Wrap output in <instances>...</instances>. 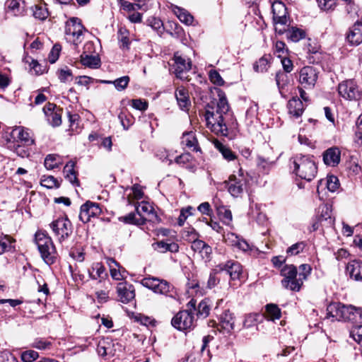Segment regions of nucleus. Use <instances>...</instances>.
I'll use <instances>...</instances> for the list:
<instances>
[{
    "label": "nucleus",
    "mask_w": 362,
    "mask_h": 362,
    "mask_svg": "<svg viewBox=\"0 0 362 362\" xmlns=\"http://www.w3.org/2000/svg\"><path fill=\"white\" fill-rule=\"evenodd\" d=\"M81 62L83 66L92 69H97L100 65V59L97 54L83 53L81 55Z\"/></svg>",
    "instance_id": "cd10ccee"
},
{
    "label": "nucleus",
    "mask_w": 362,
    "mask_h": 362,
    "mask_svg": "<svg viewBox=\"0 0 362 362\" xmlns=\"http://www.w3.org/2000/svg\"><path fill=\"white\" fill-rule=\"evenodd\" d=\"M209 79L211 83L216 86H223L224 81L220 74L216 70H211L209 74Z\"/></svg>",
    "instance_id": "864d4df0"
},
{
    "label": "nucleus",
    "mask_w": 362,
    "mask_h": 362,
    "mask_svg": "<svg viewBox=\"0 0 362 362\" xmlns=\"http://www.w3.org/2000/svg\"><path fill=\"white\" fill-rule=\"evenodd\" d=\"M195 311H197V317H201L203 318L206 317L209 315L210 311V307L208 301L206 299L202 300L199 303L197 308H196Z\"/></svg>",
    "instance_id": "37998d69"
},
{
    "label": "nucleus",
    "mask_w": 362,
    "mask_h": 362,
    "mask_svg": "<svg viewBox=\"0 0 362 362\" xmlns=\"http://www.w3.org/2000/svg\"><path fill=\"white\" fill-rule=\"evenodd\" d=\"M222 276H223L222 269L219 265H217L210 273L207 286L209 288L215 287L220 282V279Z\"/></svg>",
    "instance_id": "473e14b6"
},
{
    "label": "nucleus",
    "mask_w": 362,
    "mask_h": 362,
    "mask_svg": "<svg viewBox=\"0 0 362 362\" xmlns=\"http://www.w3.org/2000/svg\"><path fill=\"white\" fill-rule=\"evenodd\" d=\"M115 346H119L118 343L114 341L110 338L102 339L98 344L97 351L101 356H110L115 354Z\"/></svg>",
    "instance_id": "a211bd4d"
},
{
    "label": "nucleus",
    "mask_w": 362,
    "mask_h": 362,
    "mask_svg": "<svg viewBox=\"0 0 362 362\" xmlns=\"http://www.w3.org/2000/svg\"><path fill=\"white\" fill-rule=\"evenodd\" d=\"M49 226L60 243L70 237L73 232L71 222L67 216L57 218L53 221Z\"/></svg>",
    "instance_id": "0eeeda50"
},
{
    "label": "nucleus",
    "mask_w": 362,
    "mask_h": 362,
    "mask_svg": "<svg viewBox=\"0 0 362 362\" xmlns=\"http://www.w3.org/2000/svg\"><path fill=\"white\" fill-rule=\"evenodd\" d=\"M35 239L43 260L47 264H52L57 258V251L52 238L46 233L37 231Z\"/></svg>",
    "instance_id": "20e7f679"
},
{
    "label": "nucleus",
    "mask_w": 362,
    "mask_h": 362,
    "mask_svg": "<svg viewBox=\"0 0 362 362\" xmlns=\"http://www.w3.org/2000/svg\"><path fill=\"white\" fill-rule=\"evenodd\" d=\"M268 65H269L268 58L266 57H262L254 65V69L257 72H264L267 70Z\"/></svg>",
    "instance_id": "5fc2aeb1"
},
{
    "label": "nucleus",
    "mask_w": 362,
    "mask_h": 362,
    "mask_svg": "<svg viewBox=\"0 0 362 362\" xmlns=\"http://www.w3.org/2000/svg\"><path fill=\"white\" fill-rule=\"evenodd\" d=\"M293 173L300 178L308 182L313 180L317 173V168L313 157L296 155L293 158Z\"/></svg>",
    "instance_id": "f03ea898"
},
{
    "label": "nucleus",
    "mask_w": 362,
    "mask_h": 362,
    "mask_svg": "<svg viewBox=\"0 0 362 362\" xmlns=\"http://www.w3.org/2000/svg\"><path fill=\"white\" fill-rule=\"evenodd\" d=\"M129 80L128 76H124L113 81L112 84L118 91H122L127 87Z\"/></svg>",
    "instance_id": "49530a36"
},
{
    "label": "nucleus",
    "mask_w": 362,
    "mask_h": 362,
    "mask_svg": "<svg viewBox=\"0 0 362 362\" xmlns=\"http://www.w3.org/2000/svg\"><path fill=\"white\" fill-rule=\"evenodd\" d=\"M350 313L348 321L353 323H362V308L353 306V310Z\"/></svg>",
    "instance_id": "a18cd8bd"
},
{
    "label": "nucleus",
    "mask_w": 362,
    "mask_h": 362,
    "mask_svg": "<svg viewBox=\"0 0 362 362\" xmlns=\"http://www.w3.org/2000/svg\"><path fill=\"white\" fill-rule=\"evenodd\" d=\"M223 238L228 245L231 246H236L240 240V238L233 233L223 234Z\"/></svg>",
    "instance_id": "680f3d73"
},
{
    "label": "nucleus",
    "mask_w": 362,
    "mask_h": 362,
    "mask_svg": "<svg viewBox=\"0 0 362 362\" xmlns=\"http://www.w3.org/2000/svg\"><path fill=\"white\" fill-rule=\"evenodd\" d=\"M154 250L159 252H165L170 251L171 252H177L179 250V246L175 243H166L159 241L153 245Z\"/></svg>",
    "instance_id": "2f4dec72"
},
{
    "label": "nucleus",
    "mask_w": 362,
    "mask_h": 362,
    "mask_svg": "<svg viewBox=\"0 0 362 362\" xmlns=\"http://www.w3.org/2000/svg\"><path fill=\"white\" fill-rule=\"evenodd\" d=\"M47 117L49 123L53 127H58L62 124V110L57 107L53 103H48L43 109Z\"/></svg>",
    "instance_id": "f3484780"
},
{
    "label": "nucleus",
    "mask_w": 362,
    "mask_h": 362,
    "mask_svg": "<svg viewBox=\"0 0 362 362\" xmlns=\"http://www.w3.org/2000/svg\"><path fill=\"white\" fill-rule=\"evenodd\" d=\"M281 276H284L283 279H291V277H296L298 276V270L297 268L293 265H285L281 271Z\"/></svg>",
    "instance_id": "c03bdc74"
},
{
    "label": "nucleus",
    "mask_w": 362,
    "mask_h": 362,
    "mask_svg": "<svg viewBox=\"0 0 362 362\" xmlns=\"http://www.w3.org/2000/svg\"><path fill=\"white\" fill-rule=\"evenodd\" d=\"M196 300L191 299L186 305V309L178 312L172 319V325L180 331H190L196 326L194 312Z\"/></svg>",
    "instance_id": "7ed1b4c3"
},
{
    "label": "nucleus",
    "mask_w": 362,
    "mask_h": 362,
    "mask_svg": "<svg viewBox=\"0 0 362 362\" xmlns=\"http://www.w3.org/2000/svg\"><path fill=\"white\" fill-rule=\"evenodd\" d=\"M218 265L222 269L223 276H228L230 280L234 281L238 279L242 274V266L236 261L230 260L226 263L219 264Z\"/></svg>",
    "instance_id": "4468645a"
},
{
    "label": "nucleus",
    "mask_w": 362,
    "mask_h": 362,
    "mask_svg": "<svg viewBox=\"0 0 362 362\" xmlns=\"http://www.w3.org/2000/svg\"><path fill=\"white\" fill-rule=\"evenodd\" d=\"M219 216L223 222L226 225H230L232 221V213L229 209L223 208L219 210Z\"/></svg>",
    "instance_id": "e2e57ef3"
},
{
    "label": "nucleus",
    "mask_w": 362,
    "mask_h": 362,
    "mask_svg": "<svg viewBox=\"0 0 362 362\" xmlns=\"http://www.w3.org/2000/svg\"><path fill=\"white\" fill-rule=\"evenodd\" d=\"M341 151L337 147H332L323 153L324 163L330 166H336L340 162Z\"/></svg>",
    "instance_id": "4be33fe9"
},
{
    "label": "nucleus",
    "mask_w": 362,
    "mask_h": 362,
    "mask_svg": "<svg viewBox=\"0 0 362 362\" xmlns=\"http://www.w3.org/2000/svg\"><path fill=\"white\" fill-rule=\"evenodd\" d=\"M175 64L173 65L175 74L176 76L180 79L187 78L185 74L188 72L192 67V63L189 59H186L182 57L179 52H175L174 54Z\"/></svg>",
    "instance_id": "ddd939ff"
},
{
    "label": "nucleus",
    "mask_w": 362,
    "mask_h": 362,
    "mask_svg": "<svg viewBox=\"0 0 362 362\" xmlns=\"http://www.w3.org/2000/svg\"><path fill=\"white\" fill-rule=\"evenodd\" d=\"M287 37L292 42H297L305 37V32L296 27H291L286 31Z\"/></svg>",
    "instance_id": "e433bc0d"
},
{
    "label": "nucleus",
    "mask_w": 362,
    "mask_h": 362,
    "mask_svg": "<svg viewBox=\"0 0 362 362\" xmlns=\"http://www.w3.org/2000/svg\"><path fill=\"white\" fill-rule=\"evenodd\" d=\"M141 283L144 287L156 293L168 295L173 289V286L167 281L156 277H145Z\"/></svg>",
    "instance_id": "9d476101"
},
{
    "label": "nucleus",
    "mask_w": 362,
    "mask_h": 362,
    "mask_svg": "<svg viewBox=\"0 0 362 362\" xmlns=\"http://www.w3.org/2000/svg\"><path fill=\"white\" fill-rule=\"evenodd\" d=\"M273 19L276 25H285L287 23L286 8L281 1L272 5Z\"/></svg>",
    "instance_id": "6ab92c4d"
},
{
    "label": "nucleus",
    "mask_w": 362,
    "mask_h": 362,
    "mask_svg": "<svg viewBox=\"0 0 362 362\" xmlns=\"http://www.w3.org/2000/svg\"><path fill=\"white\" fill-rule=\"evenodd\" d=\"M177 104L181 110H188L191 105L188 90L183 86L178 87L175 93Z\"/></svg>",
    "instance_id": "5701e85b"
},
{
    "label": "nucleus",
    "mask_w": 362,
    "mask_h": 362,
    "mask_svg": "<svg viewBox=\"0 0 362 362\" xmlns=\"http://www.w3.org/2000/svg\"><path fill=\"white\" fill-rule=\"evenodd\" d=\"M219 99L215 112L207 110L205 114L206 126L214 133L227 136L228 127L225 123L226 118L228 116L229 105L226 96L223 93L218 94Z\"/></svg>",
    "instance_id": "f257e3e1"
},
{
    "label": "nucleus",
    "mask_w": 362,
    "mask_h": 362,
    "mask_svg": "<svg viewBox=\"0 0 362 362\" xmlns=\"http://www.w3.org/2000/svg\"><path fill=\"white\" fill-rule=\"evenodd\" d=\"M101 211L98 204L88 201L81 206L78 217L83 223H88L90 221L91 218L100 215Z\"/></svg>",
    "instance_id": "f8f14e48"
},
{
    "label": "nucleus",
    "mask_w": 362,
    "mask_h": 362,
    "mask_svg": "<svg viewBox=\"0 0 362 362\" xmlns=\"http://www.w3.org/2000/svg\"><path fill=\"white\" fill-rule=\"evenodd\" d=\"M288 109L290 115L298 117L304 111V105L299 98H293L288 103Z\"/></svg>",
    "instance_id": "bb28decb"
},
{
    "label": "nucleus",
    "mask_w": 362,
    "mask_h": 362,
    "mask_svg": "<svg viewBox=\"0 0 362 362\" xmlns=\"http://www.w3.org/2000/svg\"><path fill=\"white\" fill-rule=\"evenodd\" d=\"M220 325L222 329L230 332L234 329V319L233 314L229 310H225L220 317Z\"/></svg>",
    "instance_id": "c85d7f7f"
},
{
    "label": "nucleus",
    "mask_w": 362,
    "mask_h": 362,
    "mask_svg": "<svg viewBox=\"0 0 362 362\" xmlns=\"http://www.w3.org/2000/svg\"><path fill=\"white\" fill-rule=\"evenodd\" d=\"M326 186L329 191L334 192L339 187V179L334 175H330L327 177Z\"/></svg>",
    "instance_id": "09e8293b"
},
{
    "label": "nucleus",
    "mask_w": 362,
    "mask_h": 362,
    "mask_svg": "<svg viewBox=\"0 0 362 362\" xmlns=\"http://www.w3.org/2000/svg\"><path fill=\"white\" fill-rule=\"evenodd\" d=\"M57 156L54 154H49L46 156L44 162L45 167L47 170H52L58 168L59 165L56 163Z\"/></svg>",
    "instance_id": "6e6d98bb"
},
{
    "label": "nucleus",
    "mask_w": 362,
    "mask_h": 362,
    "mask_svg": "<svg viewBox=\"0 0 362 362\" xmlns=\"http://www.w3.org/2000/svg\"><path fill=\"white\" fill-rule=\"evenodd\" d=\"M214 146L222 154L223 157L228 161L233 160L236 158L235 154L228 147L224 146L218 140L214 141Z\"/></svg>",
    "instance_id": "72a5a7b5"
},
{
    "label": "nucleus",
    "mask_w": 362,
    "mask_h": 362,
    "mask_svg": "<svg viewBox=\"0 0 362 362\" xmlns=\"http://www.w3.org/2000/svg\"><path fill=\"white\" fill-rule=\"evenodd\" d=\"M14 152L22 158H25L28 156L29 152L28 150L24 146L20 144H13V146Z\"/></svg>",
    "instance_id": "774afa93"
},
{
    "label": "nucleus",
    "mask_w": 362,
    "mask_h": 362,
    "mask_svg": "<svg viewBox=\"0 0 362 362\" xmlns=\"http://www.w3.org/2000/svg\"><path fill=\"white\" fill-rule=\"evenodd\" d=\"M337 90L339 96L346 100L358 101L362 98V89L353 79L339 83Z\"/></svg>",
    "instance_id": "39448f33"
},
{
    "label": "nucleus",
    "mask_w": 362,
    "mask_h": 362,
    "mask_svg": "<svg viewBox=\"0 0 362 362\" xmlns=\"http://www.w3.org/2000/svg\"><path fill=\"white\" fill-rule=\"evenodd\" d=\"M118 40L121 43L120 47L122 49H129L130 40L129 38V32L124 28H120L117 32Z\"/></svg>",
    "instance_id": "58836bf2"
},
{
    "label": "nucleus",
    "mask_w": 362,
    "mask_h": 362,
    "mask_svg": "<svg viewBox=\"0 0 362 362\" xmlns=\"http://www.w3.org/2000/svg\"><path fill=\"white\" fill-rule=\"evenodd\" d=\"M15 240L7 235H0V255L13 248V243Z\"/></svg>",
    "instance_id": "4c0bfd02"
},
{
    "label": "nucleus",
    "mask_w": 362,
    "mask_h": 362,
    "mask_svg": "<svg viewBox=\"0 0 362 362\" xmlns=\"http://www.w3.org/2000/svg\"><path fill=\"white\" fill-rule=\"evenodd\" d=\"M337 0H317L321 9L325 11L332 10L335 7Z\"/></svg>",
    "instance_id": "69168bd1"
},
{
    "label": "nucleus",
    "mask_w": 362,
    "mask_h": 362,
    "mask_svg": "<svg viewBox=\"0 0 362 362\" xmlns=\"http://www.w3.org/2000/svg\"><path fill=\"white\" fill-rule=\"evenodd\" d=\"M84 27L79 18L76 17L70 18L65 25V35L69 41H71L76 45L80 37L83 34Z\"/></svg>",
    "instance_id": "1a4fd4ad"
},
{
    "label": "nucleus",
    "mask_w": 362,
    "mask_h": 362,
    "mask_svg": "<svg viewBox=\"0 0 362 362\" xmlns=\"http://www.w3.org/2000/svg\"><path fill=\"white\" fill-rule=\"evenodd\" d=\"M346 272L350 277L356 281H362V262L352 260L349 262L346 267Z\"/></svg>",
    "instance_id": "b1692460"
},
{
    "label": "nucleus",
    "mask_w": 362,
    "mask_h": 362,
    "mask_svg": "<svg viewBox=\"0 0 362 362\" xmlns=\"http://www.w3.org/2000/svg\"><path fill=\"white\" fill-rule=\"evenodd\" d=\"M121 124L124 129H128L134 122V118L132 116H128L124 112H121L118 116Z\"/></svg>",
    "instance_id": "4d7b16f0"
},
{
    "label": "nucleus",
    "mask_w": 362,
    "mask_h": 362,
    "mask_svg": "<svg viewBox=\"0 0 362 362\" xmlns=\"http://www.w3.org/2000/svg\"><path fill=\"white\" fill-rule=\"evenodd\" d=\"M319 71L311 66H306L300 69L299 71L298 81L306 89L314 88L318 78Z\"/></svg>",
    "instance_id": "9b49d317"
},
{
    "label": "nucleus",
    "mask_w": 362,
    "mask_h": 362,
    "mask_svg": "<svg viewBox=\"0 0 362 362\" xmlns=\"http://www.w3.org/2000/svg\"><path fill=\"white\" fill-rule=\"evenodd\" d=\"M311 267L308 264H303L299 267V272L298 273V276L300 279H302V281L307 279V277L310 274L311 272Z\"/></svg>",
    "instance_id": "bf43d9fd"
},
{
    "label": "nucleus",
    "mask_w": 362,
    "mask_h": 362,
    "mask_svg": "<svg viewBox=\"0 0 362 362\" xmlns=\"http://www.w3.org/2000/svg\"><path fill=\"white\" fill-rule=\"evenodd\" d=\"M318 215L312 225L313 231L331 228L334 225V219L332 216V210L329 205L323 204L318 208Z\"/></svg>",
    "instance_id": "6e6552de"
},
{
    "label": "nucleus",
    "mask_w": 362,
    "mask_h": 362,
    "mask_svg": "<svg viewBox=\"0 0 362 362\" xmlns=\"http://www.w3.org/2000/svg\"><path fill=\"white\" fill-rule=\"evenodd\" d=\"M247 179L244 175L243 170L240 168L238 175H231L228 180L225 181L228 192L233 197H240L244 192Z\"/></svg>",
    "instance_id": "423d86ee"
},
{
    "label": "nucleus",
    "mask_w": 362,
    "mask_h": 362,
    "mask_svg": "<svg viewBox=\"0 0 362 362\" xmlns=\"http://www.w3.org/2000/svg\"><path fill=\"white\" fill-rule=\"evenodd\" d=\"M40 184L42 187L47 189L58 188L60 186V182L54 177L52 175L42 176L40 180Z\"/></svg>",
    "instance_id": "ea45409f"
},
{
    "label": "nucleus",
    "mask_w": 362,
    "mask_h": 362,
    "mask_svg": "<svg viewBox=\"0 0 362 362\" xmlns=\"http://www.w3.org/2000/svg\"><path fill=\"white\" fill-rule=\"evenodd\" d=\"M175 13L180 21L186 25H192L194 21L193 16L186 10L181 8H177V11H175Z\"/></svg>",
    "instance_id": "a19ab883"
},
{
    "label": "nucleus",
    "mask_w": 362,
    "mask_h": 362,
    "mask_svg": "<svg viewBox=\"0 0 362 362\" xmlns=\"http://www.w3.org/2000/svg\"><path fill=\"white\" fill-rule=\"evenodd\" d=\"M33 16L40 21L45 20L49 16L47 4L45 3H40L35 5L33 8Z\"/></svg>",
    "instance_id": "c9c22d12"
},
{
    "label": "nucleus",
    "mask_w": 362,
    "mask_h": 362,
    "mask_svg": "<svg viewBox=\"0 0 362 362\" xmlns=\"http://www.w3.org/2000/svg\"><path fill=\"white\" fill-rule=\"evenodd\" d=\"M39 357L37 351L33 350L25 351L21 354V360L23 362H33Z\"/></svg>",
    "instance_id": "603ef678"
},
{
    "label": "nucleus",
    "mask_w": 362,
    "mask_h": 362,
    "mask_svg": "<svg viewBox=\"0 0 362 362\" xmlns=\"http://www.w3.org/2000/svg\"><path fill=\"white\" fill-rule=\"evenodd\" d=\"M117 293L119 300L123 303H129L135 297V291L133 285L127 282H120L117 284Z\"/></svg>",
    "instance_id": "2eb2a0df"
},
{
    "label": "nucleus",
    "mask_w": 362,
    "mask_h": 362,
    "mask_svg": "<svg viewBox=\"0 0 362 362\" xmlns=\"http://www.w3.org/2000/svg\"><path fill=\"white\" fill-rule=\"evenodd\" d=\"M191 248L195 252H198L206 261L210 259L212 249L204 241L199 239L194 240L191 244Z\"/></svg>",
    "instance_id": "412c9836"
},
{
    "label": "nucleus",
    "mask_w": 362,
    "mask_h": 362,
    "mask_svg": "<svg viewBox=\"0 0 362 362\" xmlns=\"http://www.w3.org/2000/svg\"><path fill=\"white\" fill-rule=\"evenodd\" d=\"M182 144L189 150L195 152L201 151L195 134L192 132H185L182 137Z\"/></svg>",
    "instance_id": "a878e982"
},
{
    "label": "nucleus",
    "mask_w": 362,
    "mask_h": 362,
    "mask_svg": "<svg viewBox=\"0 0 362 362\" xmlns=\"http://www.w3.org/2000/svg\"><path fill=\"white\" fill-rule=\"evenodd\" d=\"M305 244L303 242L295 243L287 249V253L291 255H298L303 250Z\"/></svg>",
    "instance_id": "0e129e2a"
},
{
    "label": "nucleus",
    "mask_w": 362,
    "mask_h": 362,
    "mask_svg": "<svg viewBox=\"0 0 362 362\" xmlns=\"http://www.w3.org/2000/svg\"><path fill=\"white\" fill-rule=\"evenodd\" d=\"M346 40L352 45H358L362 42V23L356 21L346 35Z\"/></svg>",
    "instance_id": "aec40b11"
},
{
    "label": "nucleus",
    "mask_w": 362,
    "mask_h": 362,
    "mask_svg": "<svg viewBox=\"0 0 362 362\" xmlns=\"http://www.w3.org/2000/svg\"><path fill=\"white\" fill-rule=\"evenodd\" d=\"M342 303H332L327 308V317H332V320H341V312Z\"/></svg>",
    "instance_id": "c756f323"
},
{
    "label": "nucleus",
    "mask_w": 362,
    "mask_h": 362,
    "mask_svg": "<svg viewBox=\"0 0 362 362\" xmlns=\"http://www.w3.org/2000/svg\"><path fill=\"white\" fill-rule=\"evenodd\" d=\"M136 214L139 216H144L148 218V221H153L157 217L153 207L146 202H141L136 206Z\"/></svg>",
    "instance_id": "393cba45"
},
{
    "label": "nucleus",
    "mask_w": 362,
    "mask_h": 362,
    "mask_svg": "<svg viewBox=\"0 0 362 362\" xmlns=\"http://www.w3.org/2000/svg\"><path fill=\"white\" fill-rule=\"evenodd\" d=\"M10 136L15 141L23 143L25 146H30L34 144V139L30 132L23 127H15L12 129Z\"/></svg>",
    "instance_id": "dca6fc26"
},
{
    "label": "nucleus",
    "mask_w": 362,
    "mask_h": 362,
    "mask_svg": "<svg viewBox=\"0 0 362 362\" xmlns=\"http://www.w3.org/2000/svg\"><path fill=\"white\" fill-rule=\"evenodd\" d=\"M52 346V343L49 341L45 340L42 338H37L34 340L32 343L31 346L39 350L49 349Z\"/></svg>",
    "instance_id": "de8ad7c7"
},
{
    "label": "nucleus",
    "mask_w": 362,
    "mask_h": 362,
    "mask_svg": "<svg viewBox=\"0 0 362 362\" xmlns=\"http://www.w3.org/2000/svg\"><path fill=\"white\" fill-rule=\"evenodd\" d=\"M194 210V208L192 206H187V208H183L181 209L180 214L177 221L179 226H181L184 225L187 217L193 214L192 211Z\"/></svg>",
    "instance_id": "8fccbe9b"
},
{
    "label": "nucleus",
    "mask_w": 362,
    "mask_h": 362,
    "mask_svg": "<svg viewBox=\"0 0 362 362\" xmlns=\"http://www.w3.org/2000/svg\"><path fill=\"white\" fill-rule=\"evenodd\" d=\"M266 311L268 317L272 320H278L281 317V310L275 304H267L266 305Z\"/></svg>",
    "instance_id": "79ce46f5"
},
{
    "label": "nucleus",
    "mask_w": 362,
    "mask_h": 362,
    "mask_svg": "<svg viewBox=\"0 0 362 362\" xmlns=\"http://www.w3.org/2000/svg\"><path fill=\"white\" fill-rule=\"evenodd\" d=\"M105 271L104 266L101 263L96 262L93 263L91 268L88 269V274L92 279H103V275H106Z\"/></svg>",
    "instance_id": "f704fd0d"
},
{
    "label": "nucleus",
    "mask_w": 362,
    "mask_h": 362,
    "mask_svg": "<svg viewBox=\"0 0 362 362\" xmlns=\"http://www.w3.org/2000/svg\"><path fill=\"white\" fill-rule=\"evenodd\" d=\"M281 284L284 288L293 291H299L303 283L299 277H291V279H282Z\"/></svg>",
    "instance_id": "7c9ffc66"
},
{
    "label": "nucleus",
    "mask_w": 362,
    "mask_h": 362,
    "mask_svg": "<svg viewBox=\"0 0 362 362\" xmlns=\"http://www.w3.org/2000/svg\"><path fill=\"white\" fill-rule=\"evenodd\" d=\"M59 79L62 83H66L72 80V72L69 69H62L59 71Z\"/></svg>",
    "instance_id": "052dcab7"
},
{
    "label": "nucleus",
    "mask_w": 362,
    "mask_h": 362,
    "mask_svg": "<svg viewBox=\"0 0 362 362\" xmlns=\"http://www.w3.org/2000/svg\"><path fill=\"white\" fill-rule=\"evenodd\" d=\"M132 105L134 108L141 111H144L148 108V103L141 99L132 100Z\"/></svg>",
    "instance_id": "338daca9"
},
{
    "label": "nucleus",
    "mask_w": 362,
    "mask_h": 362,
    "mask_svg": "<svg viewBox=\"0 0 362 362\" xmlns=\"http://www.w3.org/2000/svg\"><path fill=\"white\" fill-rule=\"evenodd\" d=\"M259 317L257 313H250L247 315L243 321V326L246 328L255 326Z\"/></svg>",
    "instance_id": "3c124183"
},
{
    "label": "nucleus",
    "mask_w": 362,
    "mask_h": 362,
    "mask_svg": "<svg viewBox=\"0 0 362 362\" xmlns=\"http://www.w3.org/2000/svg\"><path fill=\"white\" fill-rule=\"evenodd\" d=\"M350 335L354 341L362 345V325L353 327L350 332Z\"/></svg>",
    "instance_id": "13d9d810"
}]
</instances>
